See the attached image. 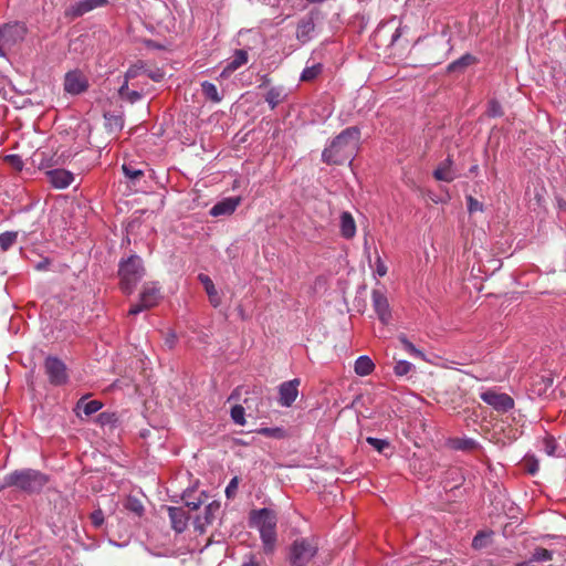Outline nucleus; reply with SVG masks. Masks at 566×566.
I'll list each match as a JSON object with an SVG mask.
<instances>
[{
  "instance_id": "54",
  "label": "nucleus",
  "mask_w": 566,
  "mask_h": 566,
  "mask_svg": "<svg viewBox=\"0 0 566 566\" xmlns=\"http://www.w3.org/2000/svg\"><path fill=\"white\" fill-rule=\"evenodd\" d=\"M165 344L168 348H172L176 344V335L175 334L168 335L167 338L165 339Z\"/></svg>"
},
{
  "instance_id": "10",
  "label": "nucleus",
  "mask_w": 566,
  "mask_h": 566,
  "mask_svg": "<svg viewBox=\"0 0 566 566\" xmlns=\"http://www.w3.org/2000/svg\"><path fill=\"white\" fill-rule=\"evenodd\" d=\"M300 379L294 378L279 386V403L282 407H291L298 396Z\"/></svg>"
},
{
  "instance_id": "47",
  "label": "nucleus",
  "mask_w": 566,
  "mask_h": 566,
  "mask_svg": "<svg viewBox=\"0 0 566 566\" xmlns=\"http://www.w3.org/2000/svg\"><path fill=\"white\" fill-rule=\"evenodd\" d=\"M115 415L114 413H111V412H102L98 415L97 417V421L101 423V424H108V423H113L115 421Z\"/></svg>"
},
{
  "instance_id": "21",
  "label": "nucleus",
  "mask_w": 566,
  "mask_h": 566,
  "mask_svg": "<svg viewBox=\"0 0 566 566\" xmlns=\"http://www.w3.org/2000/svg\"><path fill=\"white\" fill-rule=\"evenodd\" d=\"M103 407V403L99 400H90L87 401V397H82L75 406V411L77 416H80L78 411L82 410L85 416H91L98 410H101Z\"/></svg>"
},
{
  "instance_id": "27",
  "label": "nucleus",
  "mask_w": 566,
  "mask_h": 566,
  "mask_svg": "<svg viewBox=\"0 0 566 566\" xmlns=\"http://www.w3.org/2000/svg\"><path fill=\"white\" fill-rule=\"evenodd\" d=\"M200 85L202 94L207 99L216 104L222 101L223 96L218 92V88L213 83L203 81Z\"/></svg>"
},
{
  "instance_id": "38",
  "label": "nucleus",
  "mask_w": 566,
  "mask_h": 566,
  "mask_svg": "<svg viewBox=\"0 0 566 566\" xmlns=\"http://www.w3.org/2000/svg\"><path fill=\"white\" fill-rule=\"evenodd\" d=\"M412 368V364L407 360H399L394 367V371L397 376L407 375Z\"/></svg>"
},
{
  "instance_id": "5",
  "label": "nucleus",
  "mask_w": 566,
  "mask_h": 566,
  "mask_svg": "<svg viewBox=\"0 0 566 566\" xmlns=\"http://www.w3.org/2000/svg\"><path fill=\"white\" fill-rule=\"evenodd\" d=\"M318 552L315 537L296 538L290 546L289 560L291 566H307Z\"/></svg>"
},
{
  "instance_id": "42",
  "label": "nucleus",
  "mask_w": 566,
  "mask_h": 566,
  "mask_svg": "<svg viewBox=\"0 0 566 566\" xmlns=\"http://www.w3.org/2000/svg\"><path fill=\"white\" fill-rule=\"evenodd\" d=\"M189 496H190V494L188 492H185L184 495H182V499L185 500L186 506L189 507L192 511L198 510L200 507V505L202 504L201 499L198 497V499H195V500H190Z\"/></svg>"
},
{
  "instance_id": "15",
  "label": "nucleus",
  "mask_w": 566,
  "mask_h": 566,
  "mask_svg": "<svg viewBox=\"0 0 566 566\" xmlns=\"http://www.w3.org/2000/svg\"><path fill=\"white\" fill-rule=\"evenodd\" d=\"M168 515L171 522V527L177 533H182L187 528L189 516L182 507L169 506Z\"/></svg>"
},
{
  "instance_id": "58",
  "label": "nucleus",
  "mask_w": 566,
  "mask_h": 566,
  "mask_svg": "<svg viewBox=\"0 0 566 566\" xmlns=\"http://www.w3.org/2000/svg\"><path fill=\"white\" fill-rule=\"evenodd\" d=\"M478 170H479V166H478V165H474V166H472V167L470 168V172H471V174H476V172H478Z\"/></svg>"
},
{
  "instance_id": "37",
  "label": "nucleus",
  "mask_w": 566,
  "mask_h": 566,
  "mask_svg": "<svg viewBox=\"0 0 566 566\" xmlns=\"http://www.w3.org/2000/svg\"><path fill=\"white\" fill-rule=\"evenodd\" d=\"M366 441L369 446L376 449L378 452H382L386 448L389 447V442L385 439H378L374 437H367Z\"/></svg>"
},
{
  "instance_id": "7",
  "label": "nucleus",
  "mask_w": 566,
  "mask_h": 566,
  "mask_svg": "<svg viewBox=\"0 0 566 566\" xmlns=\"http://www.w3.org/2000/svg\"><path fill=\"white\" fill-rule=\"evenodd\" d=\"M480 398L483 402L491 406L499 412H507L514 408V400L511 396L504 392H497L489 389L480 394Z\"/></svg>"
},
{
  "instance_id": "28",
  "label": "nucleus",
  "mask_w": 566,
  "mask_h": 566,
  "mask_svg": "<svg viewBox=\"0 0 566 566\" xmlns=\"http://www.w3.org/2000/svg\"><path fill=\"white\" fill-rule=\"evenodd\" d=\"M323 71V64L314 63L313 65L306 66L300 76L303 82H311L315 80Z\"/></svg>"
},
{
  "instance_id": "1",
  "label": "nucleus",
  "mask_w": 566,
  "mask_h": 566,
  "mask_svg": "<svg viewBox=\"0 0 566 566\" xmlns=\"http://www.w3.org/2000/svg\"><path fill=\"white\" fill-rule=\"evenodd\" d=\"M359 140V128L356 126L347 127L324 148L322 160L327 165H343L346 161L352 163L358 150Z\"/></svg>"
},
{
  "instance_id": "31",
  "label": "nucleus",
  "mask_w": 566,
  "mask_h": 566,
  "mask_svg": "<svg viewBox=\"0 0 566 566\" xmlns=\"http://www.w3.org/2000/svg\"><path fill=\"white\" fill-rule=\"evenodd\" d=\"M124 507L137 516H142L145 510L140 500L132 495L127 496L125 500Z\"/></svg>"
},
{
  "instance_id": "45",
  "label": "nucleus",
  "mask_w": 566,
  "mask_h": 566,
  "mask_svg": "<svg viewBox=\"0 0 566 566\" xmlns=\"http://www.w3.org/2000/svg\"><path fill=\"white\" fill-rule=\"evenodd\" d=\"M525 465V470L530 473V474H535L538 469H539V464H538V461L534 458H531V459H527L524 463Z\"/></svg>"
},
{
  "instance_id": "32",
  "label": "nucleus",
  "mask_w": 566,
  "mask_h": 566,
  "mask_svg": "<svg viewBox=\"0 0 566 566\" xmlns=\"http://www.w3.org/2000/svg\"><path fill=\"white\" fill-rule=\"evenodd\" d=\"M553 557V552L548 551L544 547H537L532 553V556L530 558L531 564L533 563H544L551 560Z\"/></svg>"
},
{
  "instance_id": "57",
  "label": "nucleus",
  "mask_w": 566,
  "mask_h": 566,
  "mask_svg": "<svg viewBox=\"0 0 566 566\" xmlns=\"http://www.w3.org/2000/svg\"><path fill=\"white\" fill-rule=\"evenodd\" d=\"M269 83H270V78H269L268 76H264V77H263V82H262V84L260 85V87L266 86Z\"/></svg>"
},
{
  "instance_id": "29",
  "label": "nucleus",
  "mask_w": 566,
  "mask_h": 566,
  "mask_svg": "<svg viewBox=\"0 0 566 566\" xmlns=\"http://www.w3.org/2000/svg\"><path fill=\"white\" fill-rule=\"evenodd\" d=\"M118 95L122 99H125L132 104L142 98V94L139 92L129 90L128 81H124L123 85L118 90Z\"/></svg>"
},
{
  "instance_id": "8",
  "label": "nucleus",
  "mask_w": 566,
  "mask_h": 566,
  "mask_svg": "<svg viewBox=\"0 0 566 566\" xmlns=\"http://www.w3.org/2000/svg\"><path fill=\"white\" fill-rule=\"evenodd\" d=\"M88 87L86 76L78 70L70 71L64 77V91L72 95H78Z\"/></svg>"
},
{
  "instance_id": "13",
  "label": "nucleus",
  "mask_w": 566,
  "mask_h": 566,
  "mask_svg": "<svg viewBox=\"0 0 566 566\" xmlns=\"http://www.w3.org/2000/svg\"><path fill=\"white\" fill-rule=\"evenodd\" d=\"M241 202L240 197H229L217 202L211 209L210 214L213 217L232 214Z\"/></svg>"
},
{
  "instance_id": "12",
  "label": "nucleus",
  "mask_w": 566,
  "mask_h": 566,
  "mask_svg": "<svg viewBox=\"0 0 566 566\" xmlns=\"http://www.w3.org/2000/svg\"><path fill=\"white\" fill-rule=\"evenodd\" d=\"M49 182L56 189L67 188L74 180L71 171L65 169H53L46 172Z\"/></svg>"
},
{
  "instance_id": "17",
  "label": "nucleus",
  "mask_w": 566,
  "mask_h": 566,
  "mask_svg": "<svg viewBox=\"0 0 566 566\" xmlns=\"http://www.w3.org/2000/svg\"><path fill=\"white\" fill-rule=\"evenodd\" d=\"M315 30L314 19L311 15H306L300 20L296 28V38L301 42L305 43L313 36Z\"/></svg>"
},
{
  "instance_id": "30",
  "label": "nucleus",
  "mask_w": 566,
  "mask_h": 566,
  "mask_svg": "<svg viewBox=\"0 0 566 566\" xmlns=\"http://www.w3.org/2000/svg\"><path fill=\"white\" fill-rule=\"evenodd\" d=\"M398 340L402 345L403 349L412 357L424 360L426 356L422 350L418 349L406 335H399Z\"/></svg>"
},
{
  "instance_id": "26",
  "label": "nucleus",
  "mask_w": 566,
  "mask_h": 566,
  "mask_svg": "<svg viewBox=\"0 0 566 566\" xmlns=\"http://www.w3.org/2000/svg\"><path fill=\"white\" fill-rule=\"evenodd\" d=\"M122 171L125 175V177L133 184H136L140 180V178L144 177V170L140 168H137L133 161L124 163L122 165Z\"/></svg>"
},
{
  "instance_id": "34",
  "label": "nucleus",
  "mask_w": 566,
  "mask_h": 566,
  "mask_svg": "<svg viewBox=\"0 0 566 566\" xmlns=\"http://www.w3.org/2000/svg\"><path fill=\"white\" fill-rule=\"evenodd\" d=\"M18 238V232L7 231L0 234V249L2 251H8L15 242Z\"/></svg>"
},
{
  "instance_id": "62",
  "label": "nucleus",
  "mask_w": 566,
  "mask_h": 566,
  "mask_svg": "<svg viewBox=\"0 0 566 566\" xmlns=\"http://www.w3.org/2000/svg\"><path fill=\"white\" fill-rule=\"evenodd\" d=\"M307 1L311 2V3H322L325 0H307Z\"/></svg>"
},
{
  "instance_id": "2",
  "label": "nucleus",
  "mask_w": 566,
  "mask_h": 566,
  "mask_svg": "<svg viewBox=\"0 0 566 566\" xmlns=\"http://www.w3.org/2000/svg\"><path fill=\"white\" fill-rule=\"evenodd\" d=\"M249 523L251 527L259 531L264 553L272 554L276 544L277 517L275 512L268 507L253 510L250 513Z\"/></svg>"
},
{
  "instance_id": "40",
  "label": "nucleus",
  "mask_w": 566,
  "mask_h": 566,
  "mask_svg": "<svg viewBox=\"0 0 566 566\" xmlns=\"http://www.w3.org/2000/svg\"><path fill=\"white\" fill-rule=\"evenodd\" d=\"M238 485H239V479L238 476H234L230 480V482L228 483L227 488H226V496L228 499H232L237 494V491H238Z\"/></svg>"
},
{
  "instance_id": "16",
  "label": "nucleus",
  "mask_w": 566,
  "mask_h": 566,
  "mask_svg": "<svg viewBox=\"0 0 566 566\" xmlns=\"http://www.w3.org/2000/svg\"><path fill=\"white\" fill-rule=\"evenodd\" d=\"M160 298V290L155 283H146L140 293L139 301L144 304V307L155 306Z\"/></svg>"
},
{
  "instance_id": "23",
  "label": "nucleus",
  "mask_w": 566,
  "mask_h": 566,
  "mask_svg": "<svg viewBox=\"0 0 566 566\" xmlns=\"http://www.w3.org/2000/svg\"><path fill=\"white\" fill-rule=\"evenodd\" d=\"M199 280L203 284L209 296V301L213 307H218L221 303L220 296L214 287L212 280L206 274H199Z\"/></svg>"
},
{
  "instance_id": "6",
  "label": "nucleus",
  "mask_w": 566,
  "mask_h": 566,
  "mask_svg": "<svg viewBox=\"0 0 566 566\" xmlns=\"http://www.w3.org/2000/svg\"><path fill=\"white\" fill-rule=\"evenodd\" d=\"M44 369L51 385L62 386L67 382L66 366L60 358L54 356L46 357Z\"/></svg>"
},
{
  "instance_id": "48",
  "label": "nucleus",
  "mask_w": 566,
  "mask_h": 566,
  "mask_svg": "<svg viewBox=\"0 0 566 566\" xmlns=\"http://www.w3.org/2000/svg\"><path fill=\"white\" fill-rule=\"evenodd\" d=\"M376 273L379 276H385L387 274V266L382 262L380 256H377V259H376Z\"/></svg>"
},
{
  "instance_id": "35",
  "label": "nucleus",
  "mask_w": 566,
  "mask_h": 566,
  "mask_svg": "<svg viewBox=\"0 0 566 566\" xmlns=\"http://www.w3.org/2000/svg\"><path fill=\"white\" fill-rule=\"evenodd\" d=\"M258 433L269 437V438H275V439H282L285 437V431L283 428L280 427H263L256 430Z\"/></svg>"
},
{
  "instance_id": "24",
  "label": "nucleus",
  "mask_w": 566,
  "mask_h": 566,
  "mask_svg": "<svg viewBox=\"0 0 566 566\" xmlns=\"http://www.w3.org/2000/svg\"><path fill=\"white\" fill-rule=\"evenodd\" d=\"M354 369L358 376H368L374 371L375 364L369 356L361 355L355 360Z\"/></svg>"
},
{
  "instance_id": "43",
  "label": "nucleus",
  "mask_w": 566,
  "mask_h": 566,
  "mask_svg": "<svg viewBox=\"0 0 566 566\" xmlns=\"http://www.w3.org/2000/svg\"><path fill=\"white\" fill-rule=\"evenodd\" d=\"M467 201H468V210L470 213L483 210V205L479 200L473 198L472 196H469L467 198Z\"/></svg>"
},
{
  "instance_id": "59",
  "label": "nucleus",
  "mask_w": 566,
  "mask_h": 566,
  "mask_svg": "<svg viewBox=\"0 0 566 566\" xmlns=\"http://www.w3.org/2000/svg\"><path fill=\"white\" fill-rule=\"evenodd\" d=\"M516 566H533L530 560L518 563Z\"/></svg>"
},
{
  "instance_id": "4",
  "label": "nucleus",
  "mask_w": 566,
  "mask_h": 566,
  "mask_svg": "<svg viewBox=\"0 0 566 566\" xmlns=\"http://www.w3.org/2000/svg\"><path fill=\"white\" fill-rule=\"evenodd\" d=\"M145 269L140 256L133 254L119 263L118 275L120 287L126 294L133 293L136 285L143 279Z\"/></svg>"
},
{
  "instance_id": "9",
  "label": "nucleus",
  "mask_w": 566,
  "mask_h": 566,
  "mask_svg": "<svg viewBox=\"0 0 566 566\" xmlns=\"http://www.w3.org/2000/svg\"><path fill=\"white\" fill-rule=\"evenodd\" d=\"M108 4V0H77L72 3L65 11L66 17L80 18L95 9L103 8Z\"/></svg>"
},
{
  "instance_id": "25",
  "label": "nucleus",
  "mask_w": 566,
  "mask_h": 566,
  "mask_svg": "<svg viewBox=\"0 0 566 566\" xmlns=\"http://www.w3.org/2000/svg\"><path fill=\"white\" fill-rule=\"evenodd\" d=\"M248 62V52L245 50H235L230 62L224 67L223 73L234 72Z\"/></svg>"
},
{
  "instance_id": "61",
  "label": "nucleus",
  "mask_w": 566,
  "mask_h": 566,
  "mask_svg": "<svg viewBox=\"0 0 566 566\" xmlns=\"http://www.w3.org/2000/svg\"><path fill=\"white\" fill-rule=\"evenodd\" d=\"M149 76H150L153 80H155V81H159V80L163 77L161 75H157V74H154V75L151 74V75H149Z\"/></svg>"
},
{
  "instance_id": "46",
  "label": "nucleus",
  "mask_w": 566,
  "mask_h": 566,
  "mask_svg": "<svg viewBox=\"0 0 566 566\" xmlns=\"http://www.w3.org/2000/svg\"><path fill=\"white\" fill-rule=\"evenodd\" d=\"M489 115L493 117H497L502 115V107L499 102L491 101L489 103Z\"/></svg>"
},
{
  "instance_id": "3",
  "label": "nucleus",
  "mask_w": 566,
  "mask_h": 566,
  "mask_svg": "<svg viewBox=\"0 0 566 566\" xmlns=\"http://www.w3.org/2000/svg\"><path fill=\"white\" fill-rule=\"evenodd\" d=\"M49 482V476L34 469L14 470L3 478V486L15 488L21 492L39 493Z\"/></svg>"
},
{
  "instance_id": "39",
  "label": "nucleus",
  "mask_w": 566,
  "mask_h": 566,
  "mask_svg": "<svg viewBox=\"0 0 566 566\" xmlns=\"http://www.w3.org/2000/svg\"><path fill=\"white\" fill-rule=\"evenodd\" d=\"M476 446V441L470 438L457 440L454 444L458 450H473Z\"/></svg>"
},
{
  "instance_id": "11",
  "label": "nucleus",
  "mask_w": 566,
  "mask_h": 566,
  "mask_svg": "<svg viewBox=\"0 0 566 566\" xmlns=\"http://www.w3.org/2000/svg\"><path fill=\"white\" fill-rule=\"evenodd\" d=\"M373 307L382 324H388L391 318L389 303L385 294L379 290L371 292Z\"/></svg>"
},
{
  "instance_id": "49",
  "label": "nucleus",
  "mask_w": 566,
  "mask_h": 566,
  "mask_svg": "<svg viewBox=\"0 0 566 566\" xmlns=\"http://www.w3.org/2000/svg\"><path fill=\"white\" fill-rule=\"evenodd\" d=\"M486 538V536L483 533H478L472 541V546L474 548H481L483 546V542Z\"/></svg>"
},
{
  "instance_id": "36",
  "label": "nucleus",
  "mask_w": 566,
  "mask_h": 566,
  "mask_svg": "<svg viewBox=\"0 0 566 566\" xmlns=\"http://www.w3.org/2000/svg\"><path fill=\"white\" fill-rule=\"evenodd\" d=\"M231 419L233 420L234 423L239 424V426H243L245 423V411H244V408L243 406L241 405H235L231 408Z\"/></svg>"
},
{
  "instance_id": "51",
  "label": "nucleus",
  "mask_w": 566,
  "mask_h": 566,
  "mask_svg": "<svg viewBox=\"0 0 566 566\" xmlns=\"http://www.w3.org/2000/svg\"><path fill=\"white\" fill-rule=\"evenodd\" d=\"M401 31L402 29L398 27L390 33L389 45H394L398 41V39L401 36Z\"/></svg>"
},
{
  "instance_id": "56",
  "label": "nucleus",
  "mask_w": 566,
  "mask_h": 566,
  "mask_svg": "<svg viewBox=\"0 0 566 566\" xmlns=\"http://www.w3.org/2000/svg\"><path fill=\"white\" fill-rule=\"evenodd\" d=\"M240 397V388H235L229 397V400L239 399Z\"/></svg>"
},
{
  "instance_id": "20",
  "label": "nucleus",
  "mask_w": 566,
  "mask_h": 566,
  "mask_svg": "<svg viewBox=\"0 0 566 566\" xmlns=\"http://www.w3.org/2000/svg\"><path fill=\"white\" fill-rule=\"evenodd\" d=\"M476 62H478V59L474 55L467 53V54L462 55L461 57H459L458 60L450 63L447 67V72L448 73H463L467 67L475 64Z\"/></svg>"
},
{
  "instance_id": "18",
  "label": "nucleus",
  "mask_w": 566,
  "mask_h": 566,
  "mask_svg": "<svg viewBox=\"0 0 566 566\" xmlns=\"http://www.w3.org/2000/svg\"><path fill=\"white\" fill-rule=\"evenodd\" d=\"M339 232L344 239H353L356 235V222L348 211H343L339 217Z\"/></svg>"
},
{
  "instance_id": "14",
  "label": "nucleus",
  "mask_w": 566,
  "mask_h": 566,
  "mask_svg": "<svg viewBox=\"0 0 566 566\" xmlns=\"http://www.w3.org/2000/svg\"><path fill=\"white\" fill-rule=\"evenodd\" d=\"M220 504L216 501L209 503L203 511V514L200 516H197L193 524L196 531H199L200 533H203L207 525H210L213 520L216 513L219 511Z\"/></svg>"
},
{
  "instance_id": "22",
  "label": "nucleus",
  "mask_w": 566,
  "mask_h": 566,
  "mask_svg": "<svg viewBox=\"0 0 566 566\" xmlns=\"http://www.w3.org/2000/svg\"><path fill=\"white\" fill-rule=\"evenodd\" d=\"M286 93L284 87L282 86H274L271 87L266 95H265V102L269 104L271 109H274L279 104L283 103L286 98Z\"/></svg>"
},
{
  "instance_id": "44",
  "label": "nucleus",
  "mask_w": 566,
  "mask_h": 566,
  "mask_svg": "<svg viewBox=\"0 0 566 566\" xmlns=\"http://www.w3.org/2000/svg\"><path fill=\"white\" fill-rule=\"evenodd\" d=\"M144 69L143 64H135L132 65L125 73V81H129L132 78H135L140 74V71Z\"/></svg>"
},
{
  "instance_id": "52",
  "label": "nucleus",
  "mask_w": 566,
  "mask_h": 566,
  "mask_svg": "<svg viewBox=\"0 0 566 566\" xmlns=\"http://www.w3.org/2000/svg\"><path fill=\"white\" fill-rule=\"evenodd\" d=\"M148 307H144V304L139 301L138 304L134 305L130 307V310L128 311V314L129 315H136L140 312H143L144 310H147Z\"/></svg>"
},
{
  "instance_id": "41",
  "label": "nucleus",
  "mask_w": 566,
  "mask_h": 566,
  "mask_svg": "<svg viewBox=\"0 0 566 566\" xmlns=\"http://www.w3.org/2000/svg\"><path fill=\"white\" fill-rule=\"evenodd\" d=\"M91 522L94 527L98 528L104 524V513L101 509L95 510L91 514Z\"/></svg>"
},
{
  "instance_id": "55",
  "label": "nucleus",
  "mask_w": 566,
  "mask_h": 566,
  "mask_svg": "<svg viewBox=\"0 0 566 566\" xmlns=\"http://www.w3.org/2000/svg\"><path fill=\"white\" fill-rule=\"evenodd\" d=\"M389 24L386 23V24H382L380 25L378 29H377V34L378 35H385L389 30Z\"/></svg>"
},
{
  "instance_id": "19",
  "label": "nucleus",
  "mask_w": 566,
  "mask_h": 566,
  "mask_svg": "<svg viewBox=\"0 0 566 566\" xmlns=\"http://www.w3.org/2000/svg\"><path fill=\"white\" fill-rule=\"evenodd\" d=\"M453 161L449 156L433 171V177L439 181L451 182L457 178V174L452 169Z\"/></svg>"
},
{
  "instance_id": "60",
  "label": "nucleus",
  "mask_w": 566,
  "mask_h": 566,
  "mask_svg": "<svg viewBox=\"0 0 566 566\" xmlns=\"http://www.w3.org/2000/svg\"><path fill=\"white\" fill-rule=\"evenodd\" d=\"M546 449H547V453L548 454H553V452H554V447L553 446L547 444Z\"/></svg>"
},
{
  "instance_id": "33",
  "label": "nucleus",
  "mask_w": 566,
  "mask_h": 566,
  "mask_svg": "<svg viewBox=\"0 0 566 566\" xmlns=\"http://www.w3.org/2000/svg\"><path fill=\"white\" fill-rule=\"evenodd\" d=\"M106 127L111 132H118L124 127V119L120 115L105 114Z\"/></svg>"
},
{
  "instance_id": "53",
  "label": "nucleus",
  "mask_w": 566,
  "mask_h": 566,
  "mask_svg": "<svg viewBox=\"0 0 566 566\" xmlns=\"http://www.w3.org/2000/svg\"><path fill=\"white\" fill-rule=\"evenodd\" d=\"M241 566H260V563L256 560L255 556L249 555L248 559L244 560Z\"/></svg>"
},
{
  "instance_id": "50",
  "label": "nucleus",
  "mask_w": 566,
  "mask_h": 566,
  "mask_svg": "<svg viewBox=\"0 0 566 566\" xmlns=\"http://www.w3.org/2000/svg\"><path fill=\"white\" fill-rule=\"evenodd\" d=\"M6 159L9 160L15 168H22V160L18 155H8Z\"/></svg>"
}]
</instances>
